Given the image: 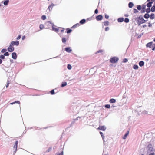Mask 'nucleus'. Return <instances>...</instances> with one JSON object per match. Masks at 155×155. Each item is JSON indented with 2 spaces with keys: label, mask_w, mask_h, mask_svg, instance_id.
<instances>
[{
  "label": "nucleus",
  "mask_w": 155,
  "mask_h": 155,
  "mask_svg": "<svg viewBox=\"0 0 155 155\" xmlns=\"http://www.w3.org/2000/svg\"><path fill=\"white\" fill-rule=\"evenodd\" d=\"M135 20L136 21L138 25L145 23L147 21L145 20L141 16H140L139 17L136 18L135 19Z\"/></svg>",
  "instance_id": "nucleus-1"
},
{
  "label": "nucleus",
  "mask_w": 155,
  "mask_h": 155,
  "mask_svg": "<svg viewBox=\"0 0 155 155\" xmlns=\"http://www.w3.org/2000/svg\"><path fill=\"white\" fill-rule=\"evenodd\" d=\"M19 44V42L18 41H12L11 42L10 46L8 48H14L13 46L14 45L18 46Z\"/></svg>",
  "instance_id": "nucleus-2"
},
{
  "label": "nucleus",
  "mask_w": 155,
  "mask_h": 155,
  "mask_svg": "<svg viewBox=\"0 0 155 155\" xmlns=\"http://www.w3.org/2000/svg\"><path fill=\"white\" fill-rule=\"evenodd\" d=\"M146 46L147 47L149 48H155V43H153L152 42H149L147 44Z\"/></svg>",
  "instance_id": "nucleus-3"
},
{
  "label": "nucleus",
  "mask_w": 155,
  "mask_h": 155,
  "mask_svg": "<svg viewBox=\"0 0 155 155\" xmlns=\"http://www.w3.org/2000/svg\"><path fill=\"white\" fill-rule=\"evenodd\" d=\"M119 59L118 58L115 57H114L111 58L110 60V61L111 63H116L118 60Z\"/></svg>",
  "instance_id": "nucleus-4"
},
{
  "label": "nucleus",
  "mask_w": 155,
  "mask_h": 155,
  "mask_svg": "<svg viewBox=\"0 0 155 155\" xmlns=\"http://www.w3.org/2000/svg\"><path fill=\"white\" fill-rule=\"evenodd\" d=\"M97 129L99 130H101L103 131H104L106 129V127L104 126H100L97 128Z\"/></svg>",
  "instance_id": "nucleus-5"
},
{
  "label": "nucleus",
  "mask_w": 155,
  "mask_h": 155,
  "mask_svg": "<svg viewBox=\"0 0 155 155\" xmlns=\"http://www.w3.org/2000/svg\"><path fill=\"white\" fill-rule=\"evenodd\" d=\"M68 39V36L67 35L66 37H63L62 39V41L63 43H65L67 40Z\"/></svg>",
  "instance_id": "nucleus-6"
},
{
  "label": "nucleus",
  "mask_w": 155,
  "mask_h": 155,
  "mask_svg": "<svg viewBox=\"0 0 155 155\" xmlns=\"http://www.w3.org/2000/svg\"><path fill=\"white\" fill-rule=\"evenodd\" d=\"M18 143V141H16L15 142L13 147V149H14L15 150V153L16 151H17Z\"/></svg>",
  "instance_id": "nucleus-7"
},
{
  "label": "nucleus",
  "mask_w": 155,
  "mask_h": 155,
  "mask_svg": "<svg viewBox=\"0 0 155 155\" xmlns=\"http://www.w3.org/2000/svg\"><path fill=\"white\" fill-rule=\"evenodd\" d=\"M153 0H147V2H149L147 4V6L150 8L151 6V4L153 3Z\"/></svg>",
  "instance_id": "nucleus-8"
},
{
  "label": "nucleus",
  "mask_w": 155,
  "mask_h": 155,
  "mask_svg": "<svg viewBox=\"0 0 155 155\" xmlns=\"http://www.w3.org/2000/svg\"><path fill=\"white\" fill-rule=\"evenodd\" d=\"M55 5L53 3H51V5H49L48 8V9L49 10V11H51L52 10L53 7Z\"/></svg>",
  "instance_id": "nucleus-9"
},
{
  "label": "nucleus",
  "mask_w": 155,
  "mask_h": 155,
  "mask_svg": "<svg viewBox=\"0 0 155 155\" xmlns=\"http://www.w3.org/2000/svg\"><path fill=\"white\" fill-rule=\"evenodd\" d=\"M103 19V16L102 15H98L96 17V19L97 21L101 20Z\"/></svg>",
  "instance_id": "nucleus-10"
},
{
  "label": "nucleus",
  "mask_w": 155,
  "mask_h": 155,
  "mask_svg": "<svg viewBox=\"0 0 155 155\" xmlns=\"http://www.w3.org/2000/svg\"><path fill=\"white\" fill-rule=\"evenodd\" d=\"M12 58L14 59H16L17 58L16 54L15 52H13L12 54Z\"/></svg>",
  "instance_id": "nucleus-11"
},
{
  "label": "nucleus",
  "mask_w": 155,
  "mask_h": 155,
  "mask_svg": "<svg viewBox=\"0 0 155 155\" xmlns=\"http://www.w3.org/2000/svg\"><path fill=\"white\" fill-rule=\"evenodd\" d=\"M129 134V131H128L127 132V133H126V134L123 137H122L123 139H125L126 138L127 136Z\"/></svg>",
  "instance_id": "nucleus-12"
},
{
  "label": "nucleus",
  "mask_w": 155,
  "mask_h": 155,
  "mask_svg": "<svg viewBox=\"0 0 155 155\" xmlns=\"http://www.w3.org/2000/svg\"><path fill=\"white\" fill-rule=\"evenodd\" d=\"M80 25L79 23H78L77 24H76L74 25L71 28H76L77 27H79L80 26Z\"/></svg>",
  "instance_id": "nucleus-13"
},
{
  "label": "nucleus",
  "mask_w": 155,
  "mask_h": 155,
  "mask_svg": "<svg viewBox=\"0 0 155 155\" xmlns=\"http://www.w3.org/2000/svg\"><path fill=\"white\" fill-rule=\"evenodd\" d=\"M124 20V19L123 18H120L118 19V21L119 22H123Z\"/></svg>",
  "instance_id": "nucleus-14"
},
{
  "label": "nucleus",
  "mask_w": 155,
  "mask_h": 155,
  "mask_svg": "<svg viewBox=\"0 0 155 155\" xmlns=\"http://www.w3.org/2000/svg\"><path fill=\"white\" fill-rule=\"evenodd\" d=\"M116 100L114 99H111L109 101V102L110 103H113L116 102Z\"/></svg>",
  "instance_id": "nucleus-15"
},
{
  "label": "nucleus",
  "mask_w": 155,
  "mask_h": 155,
  "mask_svg": "<svg viewBox=\"0 0 155 155\" xmlns=\"http://www.w3.org/2000/svg\"><path fill=\"white\" fill-rule=\"evenodd\" d=\"M144 63L143 61H141L139 62V64L140 66L142 67L144 65Z\"/></svg>",
  "instance_id": "nucleus-16"
},
{
  "label": "nucleus",
  "mask_w": 155,
  "mask_h": 155,
  "mask_svg": "<svg viewBox=\"0 0 155 155\" xmlns=\"http://www.w3.org/2000/svg\"><path fill=\"white\" fill-rule=\"evenodd\" d=\"M155 18V15L153 13H152L151 14L150 18L151 19H153L154 18Z\"/></svg>",
  "instance_id": "nucleus-17"
},
{
  "label": "nucleus",
  "mask_w": 155,
  "mask_h": 155,
  "mask_svg": "<svg viewBox=\"0 0 155 155\" xmlns=\"http://www.w3.org/2000/svg\"><path fill=\"white\" fill-rule=\"evenodd\" d=\"M52 30L55 32H58L59 31V29L52 27Z\"/></svg>",
  "instance_id": "nucleus-18"
},
{
  "label": "nucleus",
  "mask_w": 155,
  "mask_h": 155,
  "mask_svg": "<svg viewBox=\"0 0 155 155\" xmlns=\"http://www.w3.org/2000/svg\"><path fill=\"white\" fill-rule=\"evenodd\" d=\"M144 17L145 18L147 19L149 17L150 15L146 13L145 14Z\"/></svg>",
  "instance_id": "nucleus-19"
},
{
  "label": "nucleus",
  "mask_w": 155,
  "mask_h": 155,
  "mask_svg": "<svg viewBox=\"0 0 155 155\" xmlns=\"http://www.w3.org/2000/svg\"><path fill=\"white\" fill-rule=\"evenodd\" d=\"M16 103H18V104H20V102L19 101H15L14 102H13L10 103V104H11V105H12L13 104H14Z\"/></svg>",
  "instance_id": "nucleus-20"
},
{
  "label": "nucleus",
  "mask_w": 155,
  "mask_h": 155,
  "mask_svg": "<svg viewBox=\"0 0 155 155\" xmlns=\"http://www.w3.org/2000/svg\"><path fill=\"white\" fill-rule=\"evenodd\" d=\"M86 22V20L84 19H83L81 20L80 21V23L81 24H83Z\"/></svg>",
  "instance_id": "nucleus-21"
},
{
  "label": "nucleus",
  "mask_w": 155,
  "mask_h": 155,
  "mask_svg": "<svg viewBox=\"0 0 155 155\" xmlns=\"http://www.w3.org/2000/svg\"><path fill=\"white\" fill-rule=\"evenodd\" d=\"M128 5L129 7L130 8H132L134 6V4H133V3L130 2L129 3Z\"/></svg>",
  "instance_id": "nucleus-22"
},
{
  "label": "nucleus",
  "mask_w": 155,
  "mask_h": 155,
  "mask_svg": "<svg viewBox=\"0 0 155 155\" xmlns=\"http://www.w3.org/2000/svg\"><path fill=\"white\" fill-rule=\"evenodd\" d=\"M151 11L152 12H154L155 11V5L153 6L151 9Z\"/></svg>",
  "instance_id": "nucleus-23"
},
{
  "label": "nucleus",
  "mask_w": 155,
  "mask_h": 155,
  "mask_svg": "<svg viewBox=\"0 0 155 155\" xmlns=\"http://www.w3.org/2000/svg\"><path fill=\"white\" fill-rule=\"evenodd\" d=\"M9 0H6L4 2V5H7L8 3Z\"/></svg>",
  "instance_id": "nucleus-24"
},
{
  "label": "nucleus",
  "mask_w": 155,
  "mask_h": 155,
  "mask_svg": "<svg viewBox=\"0 0 155 155\" xmlns=\"http://www.w3.org/2000/svg\"><path fill=\"white\" fill-rule=\"evenodd\" d=\"M133 68L135 69H137L138 68V66L137 65H134L133 66Z\"/></svg>",
  "instance_id": "nucleus-25"
},
{
  "label": "nucleus",
  "mask_w": 155,
  "mask_h": 155,
  "mask_svg": "<svg viewBox=\"0 0 155 155\" xmlns=\"http://www.w3.org/2000/svg\"><path fill=\"white\" fill-rule=\"evenodd\" d=\"M39 27H40V29L42 30L44 28V26L43 25L41 24L40 25Z\"/></svg>",
  "instance_id": "nucleus-26"
},
{
  "label": "nucleus",
  "mask_w": 155,
  "mask_h": 155,
  "mask_svg": "<svg viewBox=\"0 0 155 155\" xmlns=\"http://www.w3.org/2000/svg\"><path fill=\"white\" fill-rule=\"evenodd\" d=\"M109 22L108 21H106L104 22V24L105 26H108L109 25Z\"/></svg>",
  "instance_id": "nucleus-27"
},
{
  "label": "nucleus",
  "mask_w": 155,
  "mask_h": 155,
  "mask_svg": "<svg viewBox=\"0 0 155 155\" xmlns=\"http://www.w3.org/2000/svg\"><path fill=\"white\" fill-rule=\"evenodd\" d=\"M66 30H67V33H69L71 32L72 31L71 29H69V28H67Z\"/></svg>",
  "instance_id": "nucleus-28"
},
{
  "label": "nucleus",
  "mask_w": 155,
  "mask_h": 155,
  "mask_svg": "<svg viewBox=\"0 0 155 155\" xmlns=\"http://www.w3.org/2000/svg\"><path fill=\"white\" fill-rule=\"evenodd\" d=\"M137 8L138 10H140L141 9V6L140 5H138L137 6Z\"/></svg>",
  "instance_id": "nucleus-29"
},
{
  "label": "nucleus",
  "mask_w": 155,
  "mask_h": 155,
  "mask_svg": "<svg viewBox=\"0 0 155 155\" xmlns=\"http://www.w3.org/2000/svg\"><path fill=\"white\" fill-rule=\"evenodd\" d=\"M66 85H67L66 82H65L64 83H62L61 84V87H64L66 86Z\"/></svg>",
  "instance_id": "nucleus-30"
},
{
  "label": "nucleus",
  "mask_w": 155,
  "mask_h": 155,
  "mask_svg": "<svg viewBox=\"0 0 155 155\" xmlns=\"http://www.w3.org/2000/svg\"><path fill=\"white\" fill-rule=\"evenodd\" d=\"M105 107L106 108H110V106L109 104H106L105 105Z\"/></svg>",
  "instance_id": "nucleus-31"
},
{
  "label": "nucleus",
  "mask_w": 155,
  "mask_h": 155,
  "mask_svg": "<svg viewBox=\"0 0 155 155\" xmlns=\"http://www.w3.org/2000/svg\"><path fill=\"white\" fill-rule=\"evenodd\" d=\"M124 21L126 23H128L129 21V19L128 18H125L124 19Z\"/></svg>",
  "instance_id": "nucleus-32"
},
{
  "label": "nucleus",
  "mask_w": 155,
  "mask_h": 155,
  "mask_svg": "<svg viewBox=\"0 0 155 155\" xmlns=\"http://www.w3.org/2000/svg\"><path fill=\"white\" fill-rule=\"evenodd\" d=\"M46 18V16L45 15H43L41 17V19L42 20H45Z\"/></svg>",
  "instance_id": "nucleus-33"
},
{
  "label": "nucleus",
  "mask_w": 155,
  "mask_h": 155,
  "mask_svg": "<svg viewBox=\"0 0 155 155\" xmlns=\"http://www.w3.org/2000/svg\"><path fill=\"white\" fill-rule=\"evenodd\" d=\"M146 5H143L141 7V9H145L146 8Z\"/></svg>",
  "instance_id": "nucleus-34"
},
{
  "label": "nucleus",
  "mask_w": 155,
  "mask_h": 155,
  "mask_svg": "<svg viewBox=\"0 0 155 155\" xmlns=\"http://www.w3.org/2000/svg\"><path fill=\"white\" fill-rule=\"evenodd\" d=\"M150 8H148L146 10V12L147 13H149L150 12Z\"/></svg>",
  "instance_id": "nucleus-35"
},
{
  "label": "nucleus",
  "mask_w": 155,
  "mask_h": 155,
  "mask_svg": "<svg viewBox=\"0 0 155 155\" xmlns=\"http://www.w3.org/2000/svg\"><path fill=\"white\" fill-rule=\"evenodd\" d=\"M50 92L51 93V94L52 95L54 94H55L54 92V90L53 89Z\"/></svg>",
  "instance_id": "nucleus-36"
},
{
  "label": "nucleus",
  "mask_w": 155,
  "mask_h": 155,
  "mask_svg": "<svg viewBox=\"0 0 155 155\" xmlns=\"http://www.w3.org/2000/svg\"><path fill=\"white\" fill-rule=\"evenodd\" d=\"M138 11L136 9H134V13H137L138 12Z\"/></svg>",
  "instance_id": "nucleus-37"
},
{
  "label": "nucleus",
  "mask_w": 155,
  "mask_h": 155,
  "mask_svg": "<svg viewBox=\"0 0 155 155\" xmlns=\"http://www.w3.org/2000/svg\"><path fill=\"white\" fill-rule=\"evenodd\" d=\"M0 58L2 59H4L5 58L4 55H0Z\"/></svg>",
  "instance_id": "nucleus-38"
},
{
  "label": "nucleus",
  "mask_w": 155,
  "mask_h": 155,
  "mask_svg": "<svg viewBox=\"0 0 155 155\" xmlns=\"http://www.w3.org/2000/svg\"><path fill=\"white\" fill-rule=\"evenodd\" d=\"M67 68L69 69H71V66L69 64L68 65Z\"/></svg>",
  "instance_id": "nucleus-39"
},
{
  "label": "nucleus",
  "mask_w": 155,
  "mask_h": 155,
  "mask_svg": "<svg viewBox=\"0 0 155 155\" xmlns=\"http://www.w3.org/2000/svg\"><path fill=\"white\" fill-rule=\"evenodd\" d=\"M65 50L68 52H70L71 51V49H65Z\"/></svg>",
  "instance_id": "nucleus-40"
},
{
  "label": "nucleus",
  "mask_w": 155,
  "mask_h": 155,
  "mask_svg": "<svg viewBox=\"0 0 155 155\" xmlns=\"http://www.w3.org/2000/svg\"><path fill=\"white\" fill-rule=\"evenodd\" d=\"M128 61V60L127 58H124L123 60V62L124 63H126Z\"/></svg>",
  "instance_id": "nucleus-41"
},
{
  "label": "nucleus",
  "mask_w": 155,
  "mask_h": 155,
  "mask_svg": "<svg viewBox=\"0 0 155 155\" xmlns=\"http://www.w3.org/2000/svg\"><path fill=\"white\" fill-rule=\"evenodd\" d=\"M4 55L5 56H8L9 55V53L8 52H6L4 54Z\"/></svg>",
  "instance_id": "nucleus-42"
},
{
  "label": "nucleus",
  "mask_w": 155,
  "mask_h": 155,
  "mask_svg": "<svg viewBox=\"0 0 155 155\" xmlns=\"http://www.w3.org/2000/svg\"><path fill=\"white\" fill-rule=\"evenodd\" d=\"M7 51L6 49H2L1 51V52L3 53Z\"/></svg>",
  "instance_id": "nucleus-43"
},
{
  "label": "nucleus",
  "mask_w": 155,
  "mask_h": 155,
  "mask_svg": "<svg viewBox=\"0 0 155 155\" xmlns=\"http://www.w3.org/2000/svg\"><path fill=\"white\" fill-rule=\"evenodd\" d=\"M100 133L101 135V136H102V137L103 138L104 137V136L103 135V133L101 132H100Z\"/></svg>",
  "instance_id": "nucleus-44"
},
{
  "label": "nucleus",
  "mask_w": 155,
  "mask_h": 155,
  "mask_svg": "<svg viewBox=\"0 0 155 155\" xmlns=\"http://www.w3.org/2000/svg\"><path fill=\"white\" fill-rule=\"evenodd\" d=\"M105 17L106 18L108 19L109 18V16L107 14H105Z\"/></svg>",
  "instance_id": "nucleus-45"
},
{
  "label": "nucleus",
  "mask_w": 155,
  "mask_h": 155,
  "mask_svg": "<svg viewBox=\"0 0 155 155\" xmlns=\"http://www.w3.org/2000/svg\"><path fill=\"white\" fill-rule=\"evenodd\" d=\"M14 49H8V51L10 52H12L13 51Z\"/></svg>",
  "instance_id": "nucleus-46"
},
{
  "label": "nucleus",
  "mask_w": 155,
  "mask_h": 155,
  "mask_svg": "<svg viewBox=\"0 0 155 155\" xmlns=\"http://www.w3.org/2000/svg\"><path fill=\"white\" fill-rule=\"evenodd\" d=\"M109 29V28L108 27H107L105 28V31H108Z\"/></svg>",
  "instance_id": "nucleus-47"
},
{
  "label": "nucleus",
  "mask_w": 155,
  "mask_h": 155,
  "mask_svg": "<svg viewBox=\"0 0 155 155\" xmlns=\"http://www.w3.org/2000/svg\"><path fill=\"white\" fill-rule=\"evenodd\" d=\"M57 155H63V151L61 152L60 153H59Z\"/></svg>",
  "instance_id": "nucleus-48"
},
{
  "label": "nucleus",
  "mask_w": 155,
  "mask_h": 155,
  "mask_svg": "<svg viewBox=\"0 0 155 155\" xmlns=\"http://www.w3.org/2000/svg\"><path fill=\"white\" fill-rule=\"evenodd\" d=\"M21 37V35H18V36L17 37V40H18Z\"/></svg>",
  "instance_id": "nucleus-49"
},
{
  "label": "nucleus",
  "mask_w": 155,
  "mask_h": 155,
  "mask_svg": "<svg viewBox=\"0 0 155 155\" xmlns=\"http://www.w3.org/2000/svg\"><path fill=\"white\" fill-rule=\"evenodd\" d=\"M145 12V9H142V10H141V13H144V12Z\"/></svg>",
  "instance_id": "nucleus-50"
},
{
  "label": "nucleus",
  "mask_w": 155,
  "mask_h": 155,
  "mask_svg": "<svg viewBox=\"0 0 155 155\" xmlns=\"http://www.w3.org/2000/svg\"><path fill=\"white\" fill-rule=\"evenodd\" d=\"M148 27H150L152 26V24L150 22L148 23Z\"/></svg>",
  "instance_id": "nucleus-51"
},
{
  "label": "nucleus",
  "mask_w": 155,
  "mask_h": 155,
  "mask_svg": "<svg viewBox=\"0 0 155 155\" xmlns=\"http://www.w3.org/2000/svg\"><path fill=\"white\" fill-rule=\"evenodd\" d=\"M98 13V10L97 9H96L95 10V14H97V13Z\"/></svg>",
  "instance_id": "nucleus-52"
},
{
  "label": "nucleus",
  "mask_w": 155,
  "mask_h": 155,
  "mask_svg": "<svg viewBox=\"0 0 155 155\" xmlns=\"http://www.w3.org/2000/svg\"><path fill=\"white\" fill-rule=\"evenodd\" d=\"M64 28H61V29L60 30V31L61 32H64Z\"/></svg>",
  "instance_id": "nucleus-53"
},
{
  "label": "nucleus",
  "mask_w": 155,
  "mask_h": 155,
  "mask_svg": "<svg viewBox=\"0 0 155 155\" xmlns=\"http://www.w3.org/2000/svg\"><path fill=\"white\" fill-rule=\"evenodd\" d=\"M142 27L143 28H145L147 27V25H142Z\"/></svg>",
  "instance_id": "nucleus-54"
},
{
  "label": "nucleus",
  "mask_w": 155,
  "mask_h": 155,
  "mask_svg": "<svg viewBox=\"0 0 155 155\" xmlns=\"http://www.w3.org/2000/svg\"><path fill=\"white\" fill-rule=\"evenodd\" d=\"M9 84V83L8 82L7 84V85H6V88H7L8 87V86Z\"/></svg>",
  "instance_id": "nucleus-55"
},
{
  "label": "nucleus",
  "mask_w": 155,
  "mask_h": 155,
  "mask_svg": "<svg viewBox=\"0 0 155 155\" xmlns=\"http://www.w3.org/2000/svg\"><path fill=\"white\" fill-rule=\"evenodd\" d=\"M25 36H23L22 37V40H24L25 39Z\"/></svg>",
  "instance_id": "nucleus-56"
},
{
  "label": "nucleus",
  "mask_w": 155,
  "mask_h": 155,
  "mask_svg": "<svg viewBox=\"0 0 155 155\" xmlns=\"http://www.w3.org/2000/svg\"><path fill=\"white\" fill-rule=\"evenodd\" d=\"M149 155H155V154L153 153H151L150 154H149Z\"/></svg>",
  "instance_id": "nucleus-57"
},
{
  "label": "nucleus",
  "mask_w": 155,
  "mask_h": 155,
  "mask_svg": "<svg viewBox=\"0 0 155 155\" xmlns=\"http://www.w3.org/2000/svg\"><path fill=\"white\" fill-rule=\"evenodd\" d=\"M102 51V50H100L99 51H98L97 52L99 53L100 52H101Z\"/></svg>",
  "instance_id": "nucleus-58"
},
{
  "label": "nucleus",
  "mask_w": 155,
  "mask_h": 155,
  "mask_svg": "<svg viewBox=\"0 0 155 155\" xmlns=\"http://www.w3.org/2000/svg\"><path fill=\"white\" fill-rule=\"evenodd\" d=\"M2 62V60L1 59H0V64H1Z\"/></svg>",
  "instance_id": "nucleus-59"
},
{
  "label": "nucleus",
  "mask_w": 155,
  "mask_h": 155,
  "mask_svg": "<svg viewBox=\"0 0 155 155\" xmlns=\"http://www.w3.org/2000/svg\"><path fill=\"white\" fill-rule=\"evenodd\" d=\"M150 149H151V150H153V147H150Z\"/></svg>",
  "instance_id": "nucleus-60"
},
{
  "label": "nucleus",
  "mask_w": 155,
  "mask_h": 155,
  "mask_svg": "<svg viewBox=\"0 0 155 155\" xmlns=\"http://www.w3.org/2000/svg\"><path fill=\"white\" fill-rule=\"evenodd\" d=\"M128 16V15H125V16H126V17H127Z\"/></svg>",
  "instance_id": "nucleus-61"
},
{
  "label": "nucleus",
  "mask_w": 155,
  "mask_h": 155,
  "mask_svg": "<svg viewBox=\"0 0 155 155\" xmlns=\"http://www.w3.org/2000/svg\"><path fill=\"white\" fill-rule=\"evenodd\" d=\"M153 41L155 42V38H154Z\"/></svg>",
  "instance_id": "nucleus-62"
},
{
  "label": "nucleus",
  "mask_w": 155,
  "mask_h": 155,
  "mask_svg": "<svg viewBox=\"0 0 155 155\" xmlns=\"http://www.w3.org/2000/svg\"><path fill=\"white\" fill-rule=\"evenodd\" d=\"M65 48L68 49V48Z\"/></svg>",
  "instance_id": "nucleus-63"
},
{
  "label": "nucleus",
  "mask_w": 155,
  "mask_h": 155,
  "mask_svg": "<svg viewBox=\"0 0 155 155\" xmlns=\"http://www.w3.org/2000/svg\"><path fill=\"white\" fill-rule=\"evenodd\" d=\"M153 50H154L155 49H152Z\"/></svg>",
  "instance_id": "nucleus-64"
}]
</instances>
